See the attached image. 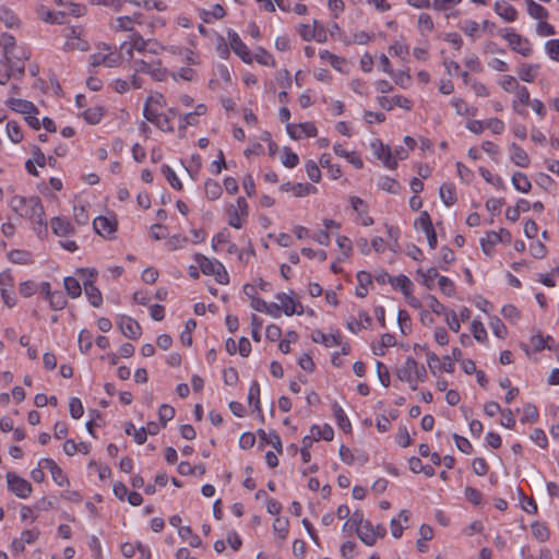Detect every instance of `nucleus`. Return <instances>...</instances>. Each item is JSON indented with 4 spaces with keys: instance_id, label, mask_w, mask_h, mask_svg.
<instances>
[{
    "instance_id": "nucleus-1",
    "label": "nucleus",
    "mask_w": 559,
    "mask_h": 559,
    "mask_svg": "<svg viewBox=\"0 0 559 559\" xmlns=\"http://www.w3.org/2000/svg\"><path fill=\"white\" fill-rule=\"evenodd\" d=\"M12 209L21 217L31 221L34 224V230L39 238L48 236V224L45 218V210L41 200L38 197H14L11 200Z\"/></svg>"
},
{
    "instance_id": "nucleus-2",
    "label": "nucleus",
    "mask_w": 559,
    "mask_h": 559,
    "mask_svg": "<svg viewBox=\"0 0 559 559\" xmlns=\"http://www.w3.org/2000/svg\"><path fill=\"white\" fill-rule=\"evenodd\" d=\"M133 69L135 72H141L150 75L152 80L156 82H163L167 79V69L163 67L159 59H136L133 62Z\"/></svg>"
},
{
    "instance_id": "nucleus-3",
    "label": "nucleus",
    "mask_w": 559,
    "mask_h": 559,
    "mask_svg": "<svg viewBox=\"0 0 559 559\" xmlns=\"http://www.w3.org/2000/svg\"><path fill=\"white\" fill-rule=\"evenodd\" d=\"M228 224L234 228H241L249 216V205L243 197H239L235 205L227 209Z\"/></svg>"
},
{
    "instance_id": "nucleus-4",
    "label": "nucleus",
    "mask_w": 559,
    "mask_h": 559,
    "mask_svg": "<svg viewBox=\"0 0 559 559\" xmlns=\"http://www.w3.org/2000/svg\"><path fill=\"white\" fill-rule=\"evenodd\" d=\"M120 63V56L111 51L110 47L104 45L97 52L90 55V66L93 68L105 66L107 68L117 67Z\"/></svg>"
},
{
    "instance_id": "nucleus-5",
    "label": "nucleus",
    "mask_w": 559,
    "mask_h": 559,
    "mask_svg": "<svg viewBox=\"0 0 559 559\" xmlns=\"http://www.w3.org/2000/svg\"><path fill=\"white\" fill-rule=\"evenodd\" d=\"M8 489L21 499L31 496L33 487L25 478L20 477L14 472L7 473Z\"/></svg>"
},
{
    "instance_id": "nucleus-6",
    "label": "nucleus",
    "mask_w": 559,
    "mask_h": 559,
    "mask_svg": "<svg viewBox=\"0 0 559 559\" xmlns=\"http://www.w3.org/2000/svg\"><path fill=\"white\" fill-rule=\"evenodd\" d=\"M0 293L3 302L9 308H13L16 305V298L14 292L12 290L14 286V278L10 271H3L0 273Z\"/></svg>"
},
{
    "instance_id": "nucleus-7",
    "label": "nucleus",
    "mask_w": 559,
    "mask_h": 559,
    "mask_svg": "<svg viewBox=\"0 0 559 559\" xmlns=\"http://www.w3.org/2000/svg\"><path fill=\"white\" fill-rule=\"evenodd\" d=\"M227 39L231 50L245 62L252 63L253 57L251 51L247 47V45L241 40L240 36L235 32L229 29L227 32Z\"/></svg>"
},
{
    "instance_id": "nucleus-8",
    "label": "nucleus",
    "mask_w": 559,
    "mask_h": 559,
    "mask_svg": "<svg viewBox=\"0 0 559 559\" xmlns=\"http://www.w3.org/2000/svg\"><path fill=\"white\" fill-rule=\"evenodd\" d=\"M373 155L380 159L383 165L389 169L397 167L396 160L393 158V152L390 146L384 145L380 140L376 139L370 144Z\"/></svg>"
},
{
    "instance_id": "nucleus-9",
    "label": "nucleus",
    "mask_w": 559,
    "mask_h": 559,
    "mask_svg": "<svg viewBox=\"0 0 559 559\" xmlns=\"http://www.w3.org/2000/svg\"><path fill=\"white\" fill-rule=\"evenodd\" d=\"M502 36L508 40L512 50L519 52L523 57L531 56L532 48L530 41L526 38H523L520 34L513 32L512 29H506V33Z\"/></svg>"
},
{
    "instance_id": "nucleus-10",
    "label": "nucleus",
    "mask_w": 559,
    "mask_h": 559,
    "mask_svg": "<svg viewBox=\"0 0 559 559\" xmlns=\"http://www.w3.org/2000/svg\"><path fill=\"white\" fill-rule=\"evenodd\" d=\"M286 131L294 140H299L302 135L313 138L318 134V129L312 122H304L299 124L287 123Z\"/></svg>"
},
{
    "instance_id": "nucleus-11",
    "label": "nucleus",
    "mask_w": 559,
    "mask_h": 559,
    "mask_svg": "<svg viewBox=\"0 0 559 559\" xmlns=\"http://www.w3.org/2000/svg\"><path fill=\"white\" fill-rule=\"evenodd\" d=\"M39 465H40V467H45L46 469H48L50 472L53 481L59 487H64V486L69 485V479H68L67 475L63 473V471L58 466V464L52 459H49V457L41 459V460H39Z\"/></svg>"
},
{
    "instance_id": "nucleus-12",
    "label": "nucleus",
    "mask_w": 559,
    "mask_h": 559,
    "mask_svg": "<svg viewBox=\"0 0 559 559\" xmlns=\"http://www.w3.org/2000/svg\"><path fill=\"white\" fill-rule=\"evenodd\" d=\"M276 299L281 302V309L286 316L301 314L304 312L302 305L290 295L278 293Z\"/></svg>"
},
{
    "instance_id": "nucleus-13",
    "label": "nucleus",
    "mask_w": 559,
    "mask_h": 559,
    "mask_svg": "<svg viewBox=\"0 0 559 559\" xmlns=\"http://www.w3.org/2000/svg\"><path fill=\"white\" fill-rule=\"evenodd\" d=\"M118 325L122 334L131 340H138L142 334L140 324L130 317H121Z\"/></svg>"
},
{
    "instance_id": "nucleus-14",
    "label": "nucleus",
    "mask_w": 559,
    "mask_h": 559,
    "mask_svg": "<svg viewBox=\"0 0 559 559\" xmlns=\"http://www.w3.org/2000/svg\"><path fill=\"white\" fill-rule=\"evenodd\" d=\"M128 45H129V47L127 49V55L130 58H132L134 50H136L138 52H141V53H146V48L148 46V39H144L141 34H139L138 32H133L130 35L129 43L124 41L121 45V49H124Z\"/></svg>"
},
{
    "instance_id": "nucleus-15",
    "label": "nucleus",
    "mask_w": 559,
    "mask_h": 559,
    "mask_svg": "<svg viewBox=\"0 0 559 559\" xmlns=\"http://www.w3.org/2000/svg\"><path fill=\"white\" fill-rule=\"evenodd\" d=\"M52 233L57 237H68L74 234L75 229L69 219L56 216L50 219Z\"/></svg>"
},
{
    "instance_id": "nucleus-16",
    "label": "nucleus",
    "mask_w": 559,
    "mask_h": 559,
    "mask_svg": "<svg viewBox=\"0 0 559 559\" xmlns=\"http://www.w3.org/2000/svg\"><path fill=\"white\" fill-rule=\"evenodd\" d=\"M93 227L98 235L103 237H110L117 229V223L115 219L98 216L93 221Z\"/></svg>"
},
{
    "instance_id": "nucleus-17",
    "label": "nucleus",
    "mask_w": 559,
    "mask_h": 559,
    "mask_svg": "<svg viewBox=\"0 0 559 559\" xmlns=\"http://www.w3.org/2000/svg\"><path fill=\"white\" fill-rule=\"evenodd\" d=\"M417 361L407 357L404 365L396 370V376L402 382L413 383Z\"/></svg>"
},
{
    "instance_id": "nucleus-18",
    "label": "nucleus",
    "mask_w": 559,
    "mask_h": 559,
    "mask_svg": "<svg viewBox=\"0 0 559 559\" xmlns=\"http://www.w3.org/2000/svg\"><path fill=\"white\" fill-rule=\"evenodd\" d=\"M194 261L198 263L201 272L204 275H214L217 266H219L222 263L217 260H211L207 257L203 255L202 253H195L194 254Z\"/></svg>"
},
{
    "instance_id": "nucleus-19",
    "label": "nucleus",
    "mask_w": 559,
    "mask_h": 559,
    "mask_svg": "<svg viewBox=\"0 0 559 559\" xmlns=\"http://www.w3.org/2000/svg\"><path fill=\"white\" fill-rule=\"evenodd\" d=\"M84 293L93 307H99L103 304V295L100 290L93 284V281L86 280L83 282Z\"/></svg>"
},
{
    "instance_id": "nucleus-20",
    "label": "nucleus",
    "mask_w": 559,
    "mask_h": 559,
    "mask_svg": "<svg viewBox=\"0 0 559 559\" xmlns=\"http://www.w3.org/2000/svg\"><path fill=\"white\" fill-rule=\"evenodd\" d=\"M511 160L519 167L526 168L530 165V157L527 153L516 143L510 145Z\"/></svg>"
},
{
    "instance_id": "nucleus-21",
    "label": "nucleus",
    "mask_w": 559,
    "mask_h": 559,
    "mask_svg": "<svg viewBox=\"0 0 559 559\" xmlns=\"http://www.w3.org/2000/svg\"><path fill=\"white\" fill-rule=\"evenodd\" d=\"M357 536L359 539L367 546L374 545V533H373V525L368 520L365 524H360V526L356 527L355 530Z\"/></svg>"
},
{
    "instance_id": "nucleus-22",
    "label": "nucleus",
    "mask_w": 559,
    "mask_h": 559,
    "mask_svg": "<svg viewBox=\"0 0 559 559\" xmlns=\"http://www.w3.org/2000/svg\"><path fill=\"white\" fill-rule=\"evenodd\" d=\"M358 285L356 287V296L365 298L368 294V287L372 285V278L370 273L366 271H359L356 275Z\"/></svg>"
},
{
    "instance_id": "nucleus-23",
    "label": "nucleus",
    "mask_w": 559,
    "mask_h": 559,
    "mask_svg": "<svg viewBox=\"0 0 559 559\" xmlns=\"http://www.w3.org/2000/svg\"><path fill=\"white\" fill-rule=\"evenodd\" d=\"M257 433L261 441H263L267 444H271L276 450V452L278 454L283 453V445H282L281 437L278 436L277 432L271 431L267 433L263 429H259L257 431Z\"/></svg>"
},
{
    "instance_id": "nucleus-24",
    "label": "nucleus",
    "mask_w": 559,
    "mask_h": 559,
    "mask_svg": "<svg viewBox=\"0 0 559 559\" xmlns=\"http://www.w3.org/2000/svg\"><path fill=\"white\" fill-rule=\"evenodd\" d=\"M417 274L420 276V284L429 290L435 288V280H439L440 276L436 267H429L427 270L418 269Z\"/></svg>"
},
{
    "instance_id": "nucleus-25",
    "label": "nucleus",
    "mask_w": 559,
    "mask_h": 559,
    "mask_svg": "<svg viewBox=\"0 0 559 559\" xmlns=\"http://www.w3.org/2000/svg\"><path fill=\"white\" fill-rule=\"evenodd\" d=\"M440 199L445 206H452L456 203V190L453 183H443L439 189Z\"/></svg>"
},
{
    "instance_id": "nucleus-26",
    "label": "nucleus",
    "mask_w": 559,
    "mask_h": 559,
    "mask_svg": "<svg viewBox=\"0 0 559 559\" xmlns=\"http://www.w3.org/2000/svg\"><path fill=\"white\" fill-rule=\"evenodd\" d=\"M312 341L314 343L324 344L326 347H333L342 344L341 336L338 334H324L321 331L313 332Z\"/></svg>"
},
{
    "instance_id": "nucleus-27",
    "label": "nucleus",
    "mask_w": 559,
    "mask_h": 559,
    "mask_svg": "<svg viewBox=\"0 0 559 559\" xmlns=\"http://www.w3.org/2000/svg\"><path fill=\"white\" fill-rule=\"evenodd\" d=\"M495 11L506 22H514L518 17L515 8L508 3L496 2Z\"/></svg>"
},
{
    "instance_id": "nucleus-28",
    "label": "nucleus",
    "mask_w": 559,
    "mask_h": 559,
    "mask_svg": "<svg viewBox=\"0 0 559 559\" xmlns=\"http://www.w3.org/2000/svg\"><path fill=\"white\" fill-rule=\"evenodd\" d=\"M333 414L336 420L337 426L344 431L349 432L352 430V424L342 408V406L337 403H334L332 406Z\"/></svg>"
},
{
    "instance_id": "nucleus-29",
    "label": "nucleus",
    "mask_w": 559,
    "mask_h": 559,
    "mask_svg": "<svg viewBox=\"0 0 559 559\" xmlns=\"http://www.w3.org/2000/svg\"><path fill=\"white\" fill-rule=\"evenodd\" d=\"M8 259L10 262L14 264H31L33 263L32 254L31 252L26 250L21 249H13L8 252Z\"/></svg>"
},
{
    "instance_id": "nucleus-30",
    "label": "nucleus",
    "mask_w": 559,
    "mask_h": 559,
    "mask_svg": "<svg viewBox=\"0 0 559 559\" xmlns=\"http://www.w3.org/2000/svg\"><path fill=\"white\" fill-rule=\"evenodd\" d=\"M9 103L13 110L21 112L25 116L38 112V109L36 108V106L28 100L11 99Z\"/></svg>"
},
{
    "instance_id": "nucleus-31",
    "label": "nucleus",
    "mask_w": 559,
    "mask_h": 559,
    "mask_svg": "<svg viewBox=\"0 0 559 559\" xmlns=\"http://www.w3.org/2000/svg\"><path fill=\"white\" fill-rule=\"evenodd\" d=\"M321 167L328 169L330 177L332 179H338L342 176V170L338 165L332 164V156L328 153H324L320 157Z\"/></svg>"
},
{
    "instance_id": "nucleus-32",
    "label": "nucleus",
    "mask_w": 559,
    "mask_h": 559,
    "mask_svg": "<svg viewBox=\"0 0 559 559\" xmlns=\"http://www.w3.org/2000/svg\"><path fill=\"white\" fill-rule=\"evenodd\" d=\"M511 181L514 189L522 193H527L532 188L531 181L528 180L527 176L521 171L514 173Z\"/></svg>"
},
{
    "instance_id": "nucleus-33",
    "label": "nucleus",
    "mask_w": 559,
    "mask_h": 559,
    "mask_svg": "<svg viewBox=\"0 0 559 559\" xmlns=\"http://www.w3.org/2000/svg\"><path fill=\"white\" fill-rule=\"evenodd\" d=\"M391 285L394 289H400L406 297L411 296L413 283L406 275L392 277Z\"/></svg>"
},
{
    "instance_id": "nucleus-34",
    "label": "nucleus",
    "mask_w": 559,
    "mask_h": 559,
    "mask_svg": "<svg viewBox=\"0 0 559 559\" xmlns=\"http://www.w3.org/2000/svg\"><path fill=\"white\" fill-rule=\"evenodd\" d=\"M311 435L314 437L316 441L323 439L325 441H331L334 437V430L333 428L324 424L322 427L318 425H313L311 427Z\"/></svg>"
},
{
    "instance_id": "nucleus-35",
    "label": "nucleus",
    "mask_w": 559,
    "mask_h": 559,
    "mask_svg": "<svg viewBox=\"0 0 559 559\" xmlns=\"http://www.w3.org/2000/svg\"><path fill=\"white\" fill-rule=\"evenodd\" d=\"M178 534L181 539L187 540L193 548H198L202 545L201 538L193 533L190 526H181L178 530Z\"/></svg>"
},
{
    "instance_id": "nucleus-36",
    "label": "nucleus",
    "mask_w": 559,
    "mask_h": 559,
    "mask_svg": "<svg viewBox=\"0 0 559 559\" xmlns=\"http://www.w3.org/2000/svg\"><path fill=\"white\" fill-rule=\"evenodd\" d=\"M204 190H205L206 198L211 201H215V200L219 199L223 193V189H222L221 185L218 183V181L213 180V179L205 180Z\"/></svg>"
},
{
    "instance_id": "nucleus-37",
    "label": "nucleus",
    "mask_w": 559,
    "mask_h": 559,
    "mask_svg": "<svg viewBox=\"0 0 559 559\" xmlns=\"http://www.w3.org/2000/svg\"><path fill=\"white\" fill-rule=\"evenodd\" d=\"M105 110L100 106L87 108L83 114L84 120L90 124H97L104 117Z\"/></svg>"
},
{
    "instance_id": "nucleus-38",
    "label": "nucleus",
    "mask_w": 559,
    "mask_h": 559,
    "mask_svg": "<svg viewBox=\"0 0 559 559\" xmlns=\"http://www.w3.org/2000/svg\"><path fill=\"white\" fill-rule=\"evenodd\" d=\"M63 286H64V289L67 292V294L71 297V298H76L79 296H81L82 294V287H81V284L80 282L73 277V276H67L64 277L63 280Z\"/></svg>"
},
{
    "instance_id": "nucleus-39",
    "label": "nucleus",
    "mask_w": 559,
    "mask_h": 559,
    "mask_svg": "<svg viewBox=\"0 0 559 559\" xmlns=\"http://www.w3.org/2000/svg\"><path fill=\"white\" fill-rule=\"evenodd\" d=\"M0 22H2L9 28H13L14 26L19 25V19L14 12L3 5H0Z\"/></svg>"
},
{
    "instance_id": "nucleus-40",
    "label": "nucleus",
    "mask_w": 559,
    "mask_h": 559,
    "mask_svg": "<svg viewBox=\"0 0 559 559\" xmlns=\"http://www.w3.org/2000/svg\"><path fill=\"white\" fill-rule=\"evenodd\" d=\"M528 14L536 20H544L548 16V11L533 0H526Z\"/></svg>"
},
{
    "instance_id": "nucleus-41",
    "label": "nucleus",
    "mask_w": 559,
    "mask_h": 559,
    "mask_svg": "<svg viewBox=\"0 0 559 559\" xmlns=\"http://www.w3.org/2000/svg\"><path fill=\"white\" fill-rule=\"evenodd\" d=\"M378 186L380 189L393 194L400 193L401 190L400 183L395 179L388 176L381 177L379 179Z\"/></svg>"
},
{
    "instance_id": "nucleus-42",
    "label": "nucleus",
    "mask_w": 559,
    "mask_h": 559,
    "mask_svg": "<svg viewBox=\"0 0 559 559\" xmlns=\"http://www.w3.org/2000/svg\"><path fill=\"white\" fill-rule=\"evenodd\" d=\"M13 75V64L11 60L8 58L0 60V84H7Z\"/></svg>"
},
{
    "instance_id": "nucleus-43",
    "label": "nucleus",
    "mask_w": 559,
    "mask_h": 559,
    "mask_svg": "<svg viewBox=\"0 0 559 559\" xmlns=\"http://www.w3.org/2000/svg\"><path fill=\"white\" fill-rule=\"evenodd\" d=\"M420 538L417 540V548L420 552L427 551V545L424 543L430 540L433 536L432 528L429 525L423 524L419 528Z\"/></svg>"
},
{
    "instance_id": "nucleus-44",
    "label": "nucleus",
    "mask_w": 559,
    "mask_h": 559,
    "mask_svg": "<svg viewBox=\"0 0 559 559\" xmlns=\"http://www.w3.org/2000/svg\"><path fill=\"white\" fill-rule=\"evenodd\" d=\"M93 346V334L88 330H82L79 334L80 352L86 354Z\"/></svg>"
},
{
    "instance_id": "nucleus-45",
    "label": "nucleus",
    "mask_w": 559,
    "mask_h": 559,
    "mask_svg": "<svg viewBox=\"0 0 559 559\" xmlns=\"http://www.w3.org/2000/svg\"><path fill=\"white\" fill-rule=\"evenodd\" d=\"M47 300L49 301V305H50L51 309H53V310H62L68 304L63 293L60 290H55L47 298Z\"/></svg>"
},
{
    "instance_id": "nucleus-46",
    "label": "nucleus",
    "mask_w": 559,
    "mask_h": 559,
    "mask_svg": "<svg viewBox=\"0 0 559 559\" xmlns=\"http://www.w3.org/2000/svg\"><path fill=\"white\" fill-rule=\"evenodd\" d=\"M549 341L554 342V338L551 336H547L546 338H544L543 335L536 334L531 336L530 345L534 348L535 352H539L545 348L550 349V345H548Z\"/></svg>"
},
{
    "instance_id": "nucleus-47",
    "label": "nucleus",
    "mask_w": 559,
    "mask_h": 559,
    "mask_svg": "<svg viewBox=\"0 0 559 559\" xmlns=\"http://www.w3.org/2000/svg\"><path fill=\"white\" fill-rule=\"evenodd\" d=\"M111 27L116 32L127 31L133 33V19L130 16H119L115 20Z\"/></svg>"
},
{
    "instance_id": "nucleus-48",
    "label": "nucleus",
    "mask_w": 559,
    "mask_h": 559,
    "mask_svg": "<svg viewBox=\"0 0 559 559\" xmlns=\"http://www.w3.org/2000/svg\"><path fill=\"white\" fill-rule=\"evenodd\" d=\"M395 82L396 85H399L402 88H408L412 84V76L406 71H394L393 74H389Z\"/></svg>"
},
{
    "instance_id": "nucleus-49",
    "label": "nucleus",
    "mask_w": 559,
    "mask_h": 559,
    "mask_svg": "<svg viewBox=\"0 0 559 559\" xmlns=\"http://www.w3.org/2000/svg\"><path fill=\"white\" fill-rule=\"evenodd\" d=\"M7 133L13 143H20L23 139V133H22L21 127L15 121H8Z\"/></svg>"
},
{
    "instance_id": "nucleus-50",
    "label": "nucleus",
    "mask_w": 559,
    "mask_h": 559,
    "mask_svg": "<svg viewBox=\"0 0 559 559\" xmlns=\"http://www.w3.org/2000/svg\"><path fill=\"white\" fill-rule=\"evenodd\" d=\"M414 227L416 229H421L425 234L433 228L432 222H431V218H430V215L428 214V212H426V211L421 212L419 217L415 219Z\"/></svg>"
},
{
    "instance_id": "nucleus-51",
    "label": "nucleus",
    "mask_w": 559,
    "mask_h": 559,
    "mask_svg": "<svg viewBox=\"0 0 559 559\" xmlns=\"http://www.w3.org/2000/svg\"><path fill=\"white\" fill-rule=\"evenodd\" d=\"M253 60L262 66L275 67V60L273 56L262 47L258 48Z\"/></svg>"
},
{
    "instance_id": "nucleus-52",
    "label": "nucleus",
    "mask_w": 559,
    "mask_h": 559,
    "mask_svg": "<svg viewBox=\"0 0 559 559\" xmlns=\"http://www.w3.org/2000/svg\"><path fill=\"white\" fill-rule=\"evenodd\" d=\"M162 171L164 174V176L166 177L168 183L176 190H181L182 189V183L181 181L179 180V178L177 177L176 173L174 171V169L168 166V165H164L162 167Z\"/></svg>"
},
{
    "instance_id": "nucleus-53",
    "label": "nucleus",
    "mask_w": 559,
    "mask_h": 559,
    "mask_svg": "<svg viewBox=\"0 0 559 559\" xmlns=\"http://www.w3.org/2000/svg\"><path fill=\"white\" fill-rule=\"evenodd\" d=\"M539 414L535 405L526 404L523 407V417L521 418L522 423H536L538 420Z\"/></svg>"
},
{
    "instance_id": "nucleus-54",
    "label": "nucleus",
    "mask_w": 559,
    "mask_h": 559,
    "mask_svg": "<svg viewBox=\"0 0 559 559\" xmlns=\"http://www.w3.org/2000/svg\"><path fill=\"white\" fill-rule=\"evenodd\" d=\"M248 402L249 404H253L257 411H261L260 408V385L257 381H253L249 388L248 393Z\"/></svg>"
},
{
    "instance_id": "nucleus-55",
    "label": "nucleus",
    "mask_w": 559,
    "mask_h": 559,
    "mask_svg": "<svg viewBox=\"0 0 559 559\" xmlns=\"http://www.w3.org/2000/svg\"><path fill=\"white\" fill-rule=\"evenodd\" d=\"M462 29L472 40H476L479 37L480 25L476 21H465Z\"/></svg>"
},
{
    "instance_id": "nucleus-56",
    "label": "nucleus",
    "mask_w": 559,
    "mask_h": 559,
    "mask_svg": "<svg viewBox=\"0 0 559 559\" xmlns=\"http://www.w3.org/2000/svg\"><path fill=\"white\" fill-rule=\"evenodd\" d=\"M438 285H439L440 290L442 292V294H444L448 297L454 296V294H455V285L452 282V280H450L447 276H442L441 275V276H439Z\"/></svg>"
},
{
    "instance_id": "nucleus-57",
    "label": "nucleus",
    "mask_w": 559,
    "mask_h": 559,
    "mask_svg": "<svg viewBox=\"0 0 559 559\" xmlns=\"http://www.w3.org/2000/svg\"><path fill=\"white\" fill-rule=\"evenodd\" d=\"M202 167L201 156L198 154H193L190 158L189 166L186 167L187 171L191 176L192 179H197L199 171Z\"/></svg>"
},
{
    "instance_id": "nucleus-58",
    "label": "nucleus",
    "mask_w": 559,
    "mask_h": 559,
    "mask_svg": "<svg viewBox=\"0 0 559 559\" xmlns=\"http://www.w3.org/2000/svg\"><path fill=\"white\" fill-rule=\"evenodd\" d=\"M408 52V47L400 41H395L389 47V53L401 58L403 61L406 60Z\"/></svg>"
},
{
    "instance_id": "nucleus-59",
    "label": "nucleus",
    "mask_w": 559,
    "mask_h": 559,
    "mask_svg": "<svg viewBox=\"0 0 559 559\" xmlns=\"http://www.w3.org/2000/svg\"><path fill=\"white\" fill-rule=\"evenodd\" d=\"M197 326V322L193 319H189L186 322V329L180 334V341L186 346H191L192 344V336L191 331L194 330Z\"/></svg>"
},
{
    "instance_id": "nucleus-60",
    "label": "nucleus",
    "mask_w": 559,
    "mask_h": 559,
    "mask_svg": "<svg viewBox=\"0 0 559 559\" xmlns=\"http://www.w3.org/2000/svg\"><path fill=\"white\" fill-rule=\"evenodd\" d=\"M292 191L296 197H305L311 193L317 192V188L310 183H295L294 187H292Z\"/></svg>"
},
{
    "instance_id": "nucleus-61",
    "label": "nucleus",
    "mask_w": 559,
    "mask_h": 559,
    "mask_svg": "<svg viewBox=\"0 0 559 559\" xmlns=\"http://www.w3.org/2000/svg\"><path fill=\"white\" fill-rule=\"evenodd\" d=\"M69 412L72 418L79 419L84 414L83 404L80 399L72 397L69 403Z\"/></svg>"
},
{
    "instance_id": "nucleus-62",
    "label": "nucleus",
    "mask_w": 559,
    "mask_h": 559,
    "mask_svg": "<svg viewBox=\"0 0 559 559\" xmlns=\"http://www.w3.org/2000/svg\"><path fill=\"white\" fill-rule=\"evenodd\" d=\"M282 164L287 168H294L299 164V157L296 153L292 152L288 147L284 148Z\"/></svg>"
},
{
    "instance_id": "nucleus-63",
    "label": "nucleus",
    "mask_w": 559,
    "mask_h": 559,
    "mask_svg": "<svg viewBox=\"0 0 559 559\" xmlns=\"http://www.w3.org/2000/svg\"><path fill=\"white\" fill-rule=\"evenodd\" d=\"M306 173L309 179L313 182H319L321 179V170L319 165L314 160H308L306 163Z\"/></svg>"
},
{
    "instance_id": "nucleus-64",
    "label": "nucleus",
    "mask_w": 559,
    "mask_h": 559,
    "mask_svg": "<svg viewBox=\"0 0 559 559\" xmlns=\"http://www.w3.org/2000/svg\"><path fill=\"white\" fill-rule=\"evenodd\" d=\"M545 49L550 59L559 61V39H550L545 44Z\"/></svg>"
}]
</instances>
